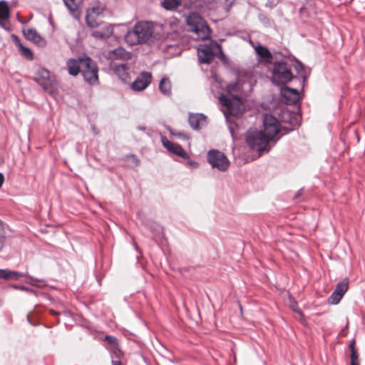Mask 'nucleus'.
I'll return each mask as SVG.
<instances>
[{
  "mask_svg": "<svg viewBox=\"0 0 365 365\" xmlns=\"http://www.w3.org/2000/svg\"><path fill=\"white\" fill-rule=\"evenodd\" d=\"M279 132V123L271 114H264L263 130L250 129L246 132L245 139L247 145L258 152L260 156L263 152H269L272 148L271 141Z\"/></svg>",
  "mask_w": 365,
  "mask_h": 365,
  "instance_id": "nucleus-1",
  "label": "nucleus"
},
{
  "mask_svg": "<svg viewBox=\"0 0 365 365\" xmlns=\"http://www.w3.org/2000/svg\"><path fill=\"white\" fill-rule=\"evenodd\" d=\"M153 26L148 21L137 22L131 30L127 31L125 36V41L131 46L150 43L153 38Z\"/></svg>",
  "mask_w": 365,
  "mask_h": 365,
  "instance_id": "nucleus-2",
  "label": "nucleus"
},
{
  "mask_svg": "<svg viewBox=\"0 0 365 365\" xmlns=\"http://www.w3.org/2000/svg\"><path fill=\"white\" fill-rule=\"evenodd\" d=\"M297 78L292 72V65L284 61H277L273 63L272 81L279 86L290 82Z\"/></svg>",
  "mask_w": 365,
  "mask_h": 365,
  "instance_id": "nucleus-3",
  "label": "nucleus"
},
{
  "mask_svg": "<svg viewBox=\"0 0 365 365\" xmlns=\"http://www.w3.org/2000/svg\"><path fill=\"white\" fill-rule=\"evenodd\" d=\"M186 21L190 30L194 32L198 38L206 40L210 38L212 31L206 21L198 14H190Z\"/></svg>",
  "mask_w": 365,
  "mask_h": 365,
  "instance_id": "nucleus-4",
  "label": "nucleus"
},
{
  "mask_svg": "<svg viewBox=\"0 0 365 365\" xmlns=\"http://www.w3.org/2000/svg\"><path fill=\"white\" fill-rule=\"evenodd\" d=\"M34 81L50 95L57 89V82L54 75L44 68H39L36 73Z\"/></svg>",
  "mask_w": 365,
  "mask_h": 365,
  "instance_id": "nucleus-5",
  "label": "nucleus"
},
{
  "mask_svg": "<svg viewBox=\"0 0 365 365\" xmlns=\"http://www.w3.org/2000/svg\"><path fill=\"white\" fill-rule=\"evenodd\" d=\"M81 75L84 81L91 86L99 83L98 67L96 63L89 56H85L83 60Z\"/></svg>",
  "mask_w": 365,
  "mask_h": 365,
  "instance_id": "nucleus-6",
  "label": "nucleus"
},
{
  "mask_svg": "<svg viewBox=\"0 0 365 365\" xmlns=\"http://www.w3.org/2000/svg\"><path fill=\"white\" fill-rule=\"evenodd\" d=\"M207 160L212 168L220 171H226L230 165V161L227 156L218 150H210L207 155Z\"/></svg>",
  "mask_w": 365,
  "mask_h": 365,
  "instance_id": "nucleus-7",
  "label": "nucleus"
},
{
  "mask_svg": "<svg viewBox=\"0 0 365 365\" xmlns=\"http://www.w3.org/2000/svg\"><path fill=\"white\" fill-rule=\"evenodd\" d=\"M221 104L226 107L227 113L233 116H237L242 114V107L243 103L240 96H233V97H227L225 94H221L220 97Z\"/></svg>",
  "mask_w": 365,
  "mask_h": 365,
  "instance_id": "nucleus-8",
  "label": "nucleus"
},
{
  "mask_svg": "<svg viewBox=\"0 0 365 365\" xmlns=\"http://www.w3.org/2000/svg\"><path fill=\"white\" fill-rule=\"evenodd\" d=\"M216 48H220V44L216 41H210L207 44H201L197 48V56L200 63H210L214 59Z\"/></svg>",
  "mask_w": 365,
  "mask_h": 365,
  "instance_id": "nucleus-9",
  "label": "nucleus"
},
{
  "mask_svg": "<svg viewBox=\"0 0 365 365\" xmlns=\"http://www.w3.org/2000/svg\"><path fill=\"white\" fill-rule=\"evenodd\" d=\"M281 101L287 105L293 106L299 101V93L297 89L283 87L280 91Z\"/></svg>",
  "mask_w": 365,
  "mask_h": 365,
  "instance_id": "nucleus-10",
  "label": "nucleus"
},
{
  "mask_svg": "<svg viewBox=\"0 0 365 365\" xmlns=\"http://www.w3.org/2000/svg\"><path fill=\"white\" fill-rule=\"evenodd\" d=\"M152 75L150 72H142L131 83V88L135 91L145 89L151 83Z\"/></svg>",
  "mask_w": 365,
  "mask_h": 365,
  "instance_id": "nucleus-11",
  "label": "nucleus"
},
{
  "mask_svg": "<svg viewBox=\"0 0 365 365\" xmlns=\"http://www.w3.org/2000/svg\"><path fill=\"white\" fill-rule=\"evenodd\" d=\"M161 142L163 147L170 153L175 154L185 159H189L187 153L179 144L172 143L165 136L161 137Z\"/></svg>",
  "mask_w": 365,
  "mask_h": 365,
  "instance_id": "nucleus-12",
  "label": "nucleus"
},
{
  "mask_svg": "<svg viewBox=\"0 0 365 365\" xmlns=\"http://www.w3.org/2000/svg\"><path fill=\"white\" fill-rule=\"evenodd\" d=\"M85 56L78 57L77 58H71L66 61V67L68 73L72 76H76L79 73H81L83 60Z\"/></svg>",
  "mask_w": 365,
  "mask_h": 365,
  "instance_id": "nucleus-13",
  "label": "nucleus"
},
{
  "mask_svg": "<svg viewBox=\"0 0 365 365\" xmlns=\"http://www.w3.org/2000/svg\"><path fill=\"white\" fill-rule=\"evenodd\" d=\"M206 118L203 113H190L188 116V123L193 130H197L206 125Z\"/></svg>",
  "mask_w": 365,
  "mask_h": 365,
  "instance_id": "nucleus-14",
  "label": "nucleus"
},
{
  "mask_svg": "<svg viewBox=\"0 0 365 365\" xmlns=\"http://www.w3.org/2000/svg\"><path fill=\"white\" fill-rule=\"evenodd\" d=\"M97 30L92 32V36L98 39H106L113 33V29L111 24L101 23Z\"/></svg>",
  "mask_w": 365,
  "mask_h": 365,
  "instance_id": "nucleus-15",
  "label": "nucleus"
},
{
  "mask_svg": "<svg viewBox=\"0 0 365 365\" xmlns=\"http://www.w3.org/2000/svg\"><path fill=\"white\" fill-rule=\"evenodd\" d=\"M23 32L27 40L32 41L34 43L41 47L46 46V42L45 39L38 34L35 29L30 28L26 30H24Z\"/></svg>",
  "mask_w": 365,
  "mask_h": 365,
  "instance_id": "nucleus-16",
  "label": "nucleus"
},
{
  "mask_svg": "<svg viewBox=\"0 0 365 365\" xmlns=\"http://www.w3.org/2000/svg\"><path fill=\"white\" fill-rule=\"evenodd\" d=\"M113 70L118 78L123 82L127 83L130 79V74L128 72L129 68L125 63H113Z\"/></svg>",
  "mask_w": 365,
  "mask_h": 365,
  "instance_id": "nucleus-17",
  "label": "nucleus"
},
{
  "mask_svg": "<svg viewBox=\"0 0 365 365\" xmlns=\"http://www.w3.org/2000/svg\"><path fill=\"white\" fill-rule=\"evenodd\" d=\"M244 83L243 80L237 78L235 81L228 83L227 85V93L230 97L240 96L242 93Z\"/></svg>",
  "mask_w": 365,
  "mask_h": 365,
  "instance_id": "nucleus-18",
  "label": "nucleus"
},
{
  "mask_svg": "<svg viewBox=\"0 0 365 365\" xmlns=\"http://www.w3.org/2000/svg\"><path fill=\"white\" fill-rule=\"evenodd\" d=\"M10 16L9 9L7 2L4 0L0 1V25L6 29L4 21H6Z\"/></svg>",
  "mask_w": 365,
  "mask_h": 365,
  "instance_id": "nucleus-19",
  "label": "nucleus"
},
{
  "mask_svg": "<svg viewBox=\"0 0 365 365\" xmlns=\"http://www.w3.org/2000/svg\"><path fill=\"white\" fill-rule=\"evenodd\" d=\"M146 227H148L153 234L154 237L160 238L163 237V227L155 222L148 220L143 222Z\"/></svg>",
  "mask_w": 365,
  "mask_h": 365,
  "instance_id": "nucleus-20",
  "label": "nucleus"
},
{
  "mask_svg": "<svg viewBox=\"0 0 365 365\" xmlns=\"http://www.w3.org/2000/svg\"><path fill=\"white\" fill-rule=\"evenodd\" d=\"M294 67L299 75V76H297L295 79H298L299 81V83L302 85V88H303L307 79V76L304 74V66L302 62L296 61L294 64Z\"/></svg>",
  "mask_w": 365,
  "mask_h": 365,
  "instance_id": "nucleus-21",
  "label": "nucleus"
},
{
  "mask_svg": "<svg viewBox=\"0 0 365 365\" xmlns=\"http://www.w3.org/2000/svg\"><path fill=\"white\" fill-rule=\"evenodd\" d=\"M180 0H161L160 5L167 11H175L180 5Z\"/></svg>",
  "mask_w": 365,
  "mask_h": 365,
  "instance_id": "nucleus-22",
  "label": "nucleus"
},
{
  "mask_svg": "<svg viewBox=\"0 0 365 365\" xmlns=\"http://www.w3.org/2000/svg\"><path fill=\"white\" fill-rule=\"evenodd\" d=\"M159 90L160 92L166 96L171 93V83L168 78H163L159 83Z\"/></svg>",
  "mask_w": 365,
  "mask_h": 365,
  "instance_id": "nucleus-23",
  "label": "nucleus"
},
{
  "mask_svg": "<svg viewBox=\"0 0 365 365\" xmlns=\"http://www.w3.org/2000/svg\"><path fill=\"white\" fill-rule=\"evenodd\" d=\"M65 6L72 15H75L78 10V6L81 0H63Z\"/></svg>",
  "mask_w": 365,
  "mask_h": 365,
  "instance_id": "nucleus-24",
  "label": "nucleus"
},
{
  "mask_svg": "<svg viewBox=\"0 0 365 365\" xmlns=\"http://www.w3.org/2000/svg\"><path fill=\"white\" fill-rule=\"evenodd\" d=\"M255 51H256L257 54L260 58H262L263 59L269 60V59L272 58L271 52L269 51V49L267 47H265L261 44H259L255 48Z\"/></svg>",
  "mask_w": 365,
  "mask_h": 365,
  "instance_id": "nucleus-25",
  "label": "nucleus"
},
{
  "mask_svg": "<svg viewBox=\"0 0 365 365\" xmlns=\"http://www.w3.org/2000/svg\"><path fill=\"white\" fill-rule=\"evenodd\" d=\"M349 288V279L344 278L341 282H338L334 291L337 292L338 294L343 297L347 292Z\"/></svg>",
  "mask_w": 365,
  "mask_h": 365,
  "instance_id": "nucleus-26",
  "label": "nucleus"
},
{
  "mask_svg": "<svg viewBox=\"0 0 365 365\" xmlns=\"http://www.w3.org/2000/svg\"><path fill=\"white\" fill-rule=\"evenodd\" d=\"M6 242V232L3 222L0 220V253L4 250Z\"/></svg>",
  "mask_w": 365,
  "mask_h": 365,
  "instance_id": "nucleus-27",
  "label": "nucleus"
},
{
  "mask_svg": "<svg viewBox=\"0 0 365 365\" xmlns=\"http://www.w3.org/2000/svg\"><path fill=\"white\" fill-rule=\"evenodd\" d=\"M19 48L21 52V54L23 56H24L28 60H33L34 54L29 48L26 47L24 45H21Z\"/></svg>",
  "mask_w": 365,
  "mask_h": 365,
  "instance_id": "nucleus-28",
  "label": "nucleus"
},
{
  "mask_svg": "<svg viewBox=\"0 0 365 365\" xmlns=\"http://www.w3.org/2000/svg\"><path fill=\"white\" fill-rule=\"evenodd\" d=\"M113 54L115 57L126 59L129 58V53L123 48H118L113 51Z\"/></svg>",
  "mask_w": 365,
  "mask_h": 365,
  "instance_id": "nucleus-29",
  "label": "nucleus"
},
{
  "mask_svg": "<svg viewBox=\"0 0 365 365\" xmlns=\"http://www.w3.org/2000/svg\"><path fill=\"white\" fill-rule=\"evenodd\" d=\"M343 297H341L339 294L337 293V292L334 291L331 295L329 297L328 299V302L330 304H337Z\"/></svg>",
  "mask_w": 365,
  "mask_h": 365,
  "instance_id": "nucleus-30",
  "label": "nucleus"
},
{
  "mask_svg": "<svg viewBox=\"0 0 365 365\" xmlns=\"http://www.w3.org/2000/svg\"><path fill=\"white\" fill-rule=\"evenodd\" d=\"M110 354H111V358L112 359H113V358L115 360H119V361H120V359L123 356V351L119 349L118 346H117V347H115L114 349H111Z\"/></svg>",
  "mask_w": 365,
  "mask_h": 365,
  "instance_id": "nucleus-31",
  "label": "nucleus"
},
{
  "mask_svg": "<svg viewBox=\"0 0 365 365\" xmlns=\"http://www.w3.org/2000/svg\"><path fill=\"white\" fill-rule=\"evenodd\" d=\"M105 341L111 346V349H114L118 346V339L116 337L110 335H106L105 336Z\"/></svg>",
  "mask_w": 365,
  "mask_h": 365,
  "instance_id": "nucleus-32",
  "label": "nucleus"
},
{
  "mask_svg": "<svg viewBox=\"0 0 365 365\" xmlns=\"http://www.w3.org/2000/svg\"><path fill=\"white\" fill-rule=\"evenodd\" d=\"M86 24L90 28H98L101 26V23L98 22L96 19L86 16Z\"/></svg>",
  "mask_w": 365,
  "mask_h": 365,
  "instance_id": "nucleus-33",
  "label": "nucleus"
},
{
  "mask_svg": "<svg viewBox=\"0 0 365 365\" xmlns=\"http://www.w3.org/2000/svg\"><path fill=\"white\" fill-rule=\"evenodd\" d=\"M258 19L261 23H262L265 26H269L270 24L269 19L264 14H259Z\"/></svg>",
  "mask_w": 365,
  "mask_h": 365,
  "instance_id": "nucleus-34",
  "label": "nucleus"
},
{
  "mask_svg": "<svg viewBox=\"0 0 365 365\" xmlns=\"http://www.w3.org/2000/svg\"><path fill=\"white\" fill-rule=\"evenodd\" d=\"M23 276H24V274L21 272L9 270V279H17L18 278L23 277Z\"/></svg>",
  "mask_w": 365,
  "mask_h": 365,
  "instance_id": "nucleus-35",
  "label": "nucleus"
},
{
  "mask_svg": "<svg viewBox=\"0 0 365 365\" xmlns=\"http://www.w3.org/2000/svg\"><path fill=\"white\" fill-rule=\"evenodd\" d=\"M127 158L130 160L131 163L135 166H138L140 164V160L135 155H127Z\"/></svg>",
  "mask_w": 365,
  "mask_h": 365,
  "instance_id": "nucleus-36",
  "label": "nucleus"
},
{
  "mask_svg": "<svg viewBox=\"0 0 365 365\" xmlns=\"http://www.w3.org/2000/svg\"><path fill=\"white\" fill-rule=\"evenodd\" d=\"M304 194V189L301 188L299 189L294 195L293 199L297 202L301 201V197H302Z\"/></svg>",
  "mask_w": 365,
  "mask_h": 365,
  "instance_id": "nucleus-37",
  "label": "nucleus"
},
{
  "mask_svg": "<svg viewBox=\"0 0 365 365\" xmlns=\"http://www.w3.org/2000/svg\"><path fill=\"white\" fill-rule=\"evenodd\" d=\"M279 2V0H269L265 4V6L269 9H273L277 5Z\"/></svg>",
  "mask_w": 365,
  "mask_h": 365,
  "instance_id": "nucleus-38",
  "label": "nucleus"
},
{
  "mask_svg": "<svg viewBox=\"0 0 365 365\" xmlns=\"http://www.w3.org/2000/svg\"><path fill=\"white\" fill-rule=\"evenodd\" d=\"M0 279H9V270L0 269Z\"/></svg>",
  "mask_w": 365,
  "mask_h": 365,
  "instance_id": "nucleus-39",
  "label": "nucleus"
},
{
  "mask_svg": "<svg viewBox=\"0 0 365 365\" xmlns=\"http://www.w3.org/2000/svg\"><path fill=\"white\" fill-rule=\"evenodd\" d=\"M235 0H225V4L226 6V11L229 12L232 6H233Z\"/></svg>",
  "mask_w": 365,
  "mask_h": 365,
  "instance_id": "nucleus-40",
  "label": "nucleus"
},
{
  "mask_svg": "<svg viewBox=\"0 0 365 365\" xmlns=\"http://www.w3.org/2000/svg\"><path fill=\"white\" fill-rule=\"evenodd\" d=\"M15 288L18 289H20L21 291H24V292H31V293L35 294V291L34 289H31L30 287H28L16 286V287H15Z\"/></svg>",
  "mask_w": 365,
  "mask_h": 365,
  "instance_id": "nucleus-41",
  "label": "nucleus"
},
{
  "mask_svg": "<svg viewBox=\"0 0 365 365\" xmlns=\"http://www.w3.org/2000/svg\"><path fill=\"white\" fill-rule=\"evenodd\" d=\"M359 356L356 351H352L351 353V363H357Z\"/></svg>",
  "mask_w": 365,
  "mask_h": 365,
  "instance_id": "nucleus-42",
  "label": "nucleus"
},
{
  "mask_svg": "<svg viewBox=\"0 0 365 365\" xmlns=\"http://www.w3.org/2000/svg\"><path fill=\"white\" fill-rule=\"evenodd\" d=\"M12 38L14 39V41L15 43V45L19 48L21 45H23L21 43V41L20 39L19 38V37L14 34L12 35Z\"/></svg>",
  "mask_w": 365,
  "mask_h": 365,
  "instance_id": "nucleus-43",
  "label": "nucleus"
},
{
  "mask_svg": "<svg viewBox=\"0 0 365 365\" xmlns=\"http://www.w3.org/2000/svg\"><path fill=\"white\" fill-rule=\"evenodd\" d=\"M187 165L192 168H196L198 167V163L196 162V161H194V160H189L187 162Z\"/></svg>",
  "mask_w": 365,
  "mask_h": 365,
  "instance_id": "nucleus-44",
  "label": "nucleus"
},
{
  "mask_svg": "<svg viewBox=\"0 0 365 365\" xmlns=\"http://www.w3.org/2000/svg\"><path fill=\"white\" fill-rule=\"evenodd\" d=\"M349 349H350L351 353L352 351H356V349H355V341L354 340H352L350 342V344H349Z\"/></svg>",
  "mask_w": 365,
  "mask_h": 365,
  "instance_id": "nucleus-45",
  "label": "nucleus"
},
{
  "mask_svg": "<svg viewBox=\"0 0 365 365\" xmlns=\"http://www.w3.org/2000/svg\"><path fill=\"white\" fill-rule=\"evenodd\" d=\"M216 51H219L220 53V58L222 60V59H225L226 58V56L225 55V53H223L222 50V47L220 46V48H216Z\"/></svg>",
  "mask_w": 365,
  "mask_h": 365,
  "instance_id": "nucleus-46",
  "label": "nucleus"
},
{
  "mask_svg": "<svg viewBox=\"0 0 365 365\" xmlns=\"http://www.w3.org/2000/svg\"><path fill=\"white\" fill-rule=\"evenodd\" d=\"M176 135L183 140H187L189 138L187 135L185 133H179Z\"/></svg>",
  "mask_w": 365,
  "mask_h": 365,
  "instance_id": "nucleus-47",
  "label": "nucleus"
},
{
  "mask_svg": "<svg viewBox=\"0 0 365 365\" xmlns=\"http://www.w3.org/2000/svg\"><path fill=\"white\" fill-rule=\"evenodd\" d=\"M111 364L112 365H123L120 361L115 360L113 357V360H111Z\"/></svg>",
  "mask_w": 365,
  "mask_h": 365,
  "instance_id": "nucleus-48",
  "label": "nucleus"
},
{
  "mask_svg": "<svg viewBox=\"0 0 365 365\" xmlns=\"http://www.w3.org/2000/svg\"><path fill=\"white\" fill-rule=\"evenodd\" d=\"M4 181V176L3 173H0V187L2 186V184Z\"/></svg>",
  "mask_w": 365,
  "mask_h": 365,
  "instance_id": "nucleus-49",
  "label": "nucleus"
},
{
  "mask_svg": "<svg viewBox=\"0 0 365 365\" xmlns=\"http://www.w3.org/2000/svg\"><path fill=\"white\" fill-rule=\"evenodd\" d=\"M137 129L141 131H145L146 128L144 125H138Z\"/></svg>",
  "mask_w": 365,
  "mask_h": 365,
  "instance_id": "nucleus-50",
  "label": "nucleus"
},
{
  "mask_svg": "<svg viewBox=\"0 0 365 365\" xmlns=\"http://www.w3.org/2000/svg\"><path fill=\"white\" fill-rule=\"evenodd\" d=\"M50 312L53 314V315H55V316H57V315H59L60 314V312H57V311H55L53 309H51L50 310Z\"/></svg>",
  "mask_w": 365,
  "mask_h": 365,
  "instance_id": "nucleus-51",
  "label": "nucleus"
},
{
  "mask_svg": "<svg viewBox=\"0 0 365 365\" xmlns=\"http://www.w3.org/2000/svg\"><path fill=\"white\" fill-rule=\"evenodd\" d=\"M92 130L95 135H97L98 133V131L97 130L96 128L94 125H92Z\"/></svg>",
  "mask_w": 365,
  "mask_h": 365,
  "instance_id": "nucleus-52",
  "label": "nucleus"
},
{
  "mask_svg": "<svg viewBox=\"0 0 365 365\" xmlns=\"http://www.w3.org/2000/svg\"><path fill=\"white\" fill-rule=\"evenodd\" d=\"M296 312H297V313H298L301 317H304V314H303V313H302V312L301 310L297 309V310H296Z\"/></svg>",
  "mask_w": 365,
  "mask_h": 365,
  "instance_id": "nucleus-53",
  "label": "nucleus"
},
{
  "mask_svg": "<svg viewBox=\"0 0 365 365\" xmlns=\"http://www.w3.org/2000/svg\"><path fill=\"white\" fill-rule=\"evenodd\" d=\"M230 132L231 135L233 137L234 136V130L231 127H230Z\"/></svg>",
  "mask_w": 365,
  "mask_h": 365,
  "instance_id": "nucleus-54",
  "label": "nucleus"
},
{
  "mask_svg": "<svg viewBox=\"0 0 365 365\" xmlns=\"http://www.w3.org/2000/svg\"><path fill=\"white\" fill-rule=\"evenodd\" d=\"M31 279L35 280V281H36V282H43V279H37V278H35V279H34V278H32V277H31Z\"/></svg>",
  "mask_w": 365,
  "mask_h": 365,
  "instance_id": "nucleus-55",
  "label": "nucleus"
},
{
  "mask_svg": "<svg viewBox=\"0 0 365 365\" xmlns=\"http://www.w3.org/2000/svg\"><path fill=\"white\" fill-rule=\"evenodd\" d=\"M133 245H134L135 249L136 250V251H138V247L137 244L135 242H133Z\"/></svg>",
  "mask_w": 365,
  "mask_h": 365,
  "instance_id": "nucleus-56",
  "label": "nucleus"
},
{
  "mask_svg": "<svg viewBox=\"0 0 365 365\" xmlns=\"http://www.w3.org/2000/svg\"><path fill=\"white\" fill-rule=\"evenodd\" d=\"M64 314L66 315V316H68V315H70V312H65Z\"/></svg>",
  "mask_w": 365,
  "mask_h": 365,
  "instance_id": "nucleus-57",
  "label": "nucleus"
},
{
  "mask_svg": "<svg viewBox=\"0 0 365 365\" xmlns=\"http://www.w3.org/2000/svg\"><path fill=\"white\" fill-rule=\"evenodd\" d=\"M351 365H359V362H357V363H351Z\"/></svg>",
  "mask_w": 365,
  "mask_h": 365,
  "instance_id": "nucleus-58",
  "label": "nucleus"
},
{
  "mask_svg": "<svg viewBox=\"0 0 365 365\" xmlns=\"http://www.w3.org/2000/svg\"><path fill=\"white\" fill-rule=\"evenodd\" d=\"M27 319H28V322L31 324V322H30V319H29V316H27ZM32 325H34V324H32Z\"/></svg>",
  "mask_w": 365,
  "mask_h": 365,
  "instance_id": "nucleus-59",
  "label": "nucleus"
},
{
  "mask_svg": "<svg viewBox=\"0 0 365 365\" xmlns=\"http://www.w3.org/2000/svg\"><path fill=\"white\" fill-rule=\"evenodd\" d=\"M170 47H172V46H171L170 45H167V46H166V48H170Z\"/></svg>",
  "mask_w": 365,
  "mask_h": 365,
  "instance_id": "nucleus-60",
  "label": "nucleus"
}]
</instances>
